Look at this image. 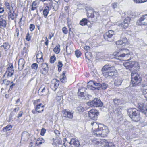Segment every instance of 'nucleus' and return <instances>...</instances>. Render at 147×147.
Listing matches in <instances>:
<instances>
[{
	"label": "nucleus",
	"instance_id": "obj_35",
	"mask_svg": "<svg viewBox=\"0 0 147 147\" xmlns=\"http://www.w3.org/2000/svg\"><path fill=\"white\" fill-rule=\"evenodd\" d=\"M42 70L43 71H45V72L46 71L47 72L48 67V65L46 63H43L42 65Z\"/></svg>",
	"mask_w": 147,
	"mask_h": 147
},
{
	"label": "nucleus",
	"instance_id": "obj_26",
	"mask_svg": "<svg viewBox=\"0 0 147 147\" xmlns=\"http://www.w3.org/2000/svg\"><path fill=\"white\" fill-rule=\"evenodd\" d=\"M41 93V95H46L47 94H49V89L46 87H44L43 88L42 90Z\"/></svg>",
	"mask_w": 147,
	"mask_h": 147
},
{
	"label": "nucleus",
	"instance_id": "obj_11",
	"mask_svg": "<svg viewBox=\"0 0 147 147\" xmlns=\"http://www.w3.org/2000/svg\"><path fill=\"white\" fill-rule=\"evenodd\" d=\"M137 23L140 25H147V14L141 17L137 21Z\"/></svg>",
	"mask_w": 147,
	"mask_h": 147
},
{
	"label": "nucleus",
	"instance_id": "obj_18",
	"mask_svg": "<svg viewBox=\"0 0 147 147\" xmlns=\"http://www.w3.org/2000/svg\"><path fill=\"white\" fill-rule=\"evenodd\" d=\"M63 117L68 119H72L73 117V113L65 110L63 112Z\"/></svg>",
	"mask_w": 147,
	"mask_h": 147
},
{
	"label": "nucleus",
	"instance_id": "obj_30",
	"mask_svg": "<svg viewBox=\"0 0 147 147\" xmlns=\"http://www.w3.org/2000/svg\"><path fill=\"white\" fill-rule=\"evenodd\" d=\"M36 58L37 61H38V59H39L38 60H40V61L43 60L42 53V52L41 51H38V52L36 55Z\"/></svg>",
	"mask_w": 147,
	"mask_h": 147
},
{
	"label": "nucleus",
	"instance_id": "obj_39",
	"mask_svg": "<svg viewBox=\"0 0 147 147\" xmlns=\"http://www.w3.org/2000/svg\"><path fill=\"white\" fill-rule=\"evenodd\" d=\"M39 2H37L36 1H33L32 3L31 6L37 8L38 5L39 4Z\"/></svg>",
	"mask_w": 147,
	"mask_h": 147
},
{
	"label": "nucleus",
	"instance_id": "obj_25",
	"mask_svg": "<svg viewBox=\"0 0 147 147\" xmlns=\"http://www.w3.org/2000/svg\"><path fill=\"white\" fill-rule=\"evenodd\" d=\"M17 15L13 11L12 13L11 11L10 10L8 13V18L9 19H11V20H14L16 18Z\"/></svg>",
	"mask_w": 147,
	"mask_h": 147
},
{
	"label": "nucleus",
	"instance_id": "obj_49",
	"mask_svg": "<svg viewBox=\"0 0 147 147\" xmlns=\"http://www.w3.org/2000/svg\"><path fill=\"white\" fill-rule=\"evenodd\" d=\"M111 7L113 9H115L117 8V2H114L111 4Z\"/></svg>",
	"mask_w": 147,
	"mask_h": 147
},
{
	"label": "nucleus",
	"instance_id": "obj_28",
	"mask_svg": "<svg viewBox=\"0 0 147 147\" xmlns=\"http://www.w3.org/2000/svg\"><path fill=\"white\" fill-rule=\"evenodd\" d=\"M49 10L50 9L49 7L48 6H47L45 8L43 11V14L45 18H46L47 17L49 13Z\"/></svg>",
	"mask_w": 147,
	"mask_h": 147
},
{
	"label": "nucleus",
	"instance_id": "obj_7",
	"mask_svg": "<svg viewBox=\"0 0 147 147\" xmlns=\"http://www.w3.org/2000/svg\"><path fill=\"white\" fill-rule=\"evenodd\" d=\"M100 86V83H97L95 81H91L88 82L87 86L88 89L94 90L95 89H99Z\"/></svg>",
	"mask_w": 147,
	"mask_h": 147
},
{
	"label": "nucleus",
	"instance_id": "obj_6",
	"mask_svg": "<svg viewBox=\"0 0 147 147\" xmlns=\"http://www.w3.org/2000/svg\"><path fill=\"white\" fill-rule=\"evenodd\" d=\"M124 66L130 70H136L139 68L138 63L135 62H126L123 63Z\"/></svg>",
	"mask_w": 147,
	"mask_h": 147
},
{
	"label": "nucleus",
	"instance_id": "obj_27",
	"mask_svg": "<svg viewBox=\"0 0 147 147\" xmlns=\"http://www.w3.org/2000/svg\"><path fill=\"white\" fill-rule=\"evenodd\" d=\"M90 12H88V13H87V15L88 17H91V18H93L95 15H96L97 13L93 10L90 11Z\"/></svg>",
	"mask_w": 147,
	"mask_h": 147
},
{
	"label": "nucleus",
	"instance_id": "obj_56",
	"mask_svg": "<svg viewBox=\"0 0 147 147\" xmlns=\"http://www.w3.org/2000/svg\"><path fill=\"white\" fill-rule=\"evenodd\" d=\"M3 82L6 85H8L9 84L10 82L7 80H4Z\"/></svg>",
	"mask_w": 147,
	"mask_h": 147
},
{
	"label": "nucleus",
	"instance_id": "obj_17",
	"mask_svg": "<svg viewBox=\"0 0 147 147\" xmlns=\"http://www.w3.org/2000/svg\"><path fill=\"white\" fill-rule=\"evenodd\" d=\"M52 82L51 88L53 90H55L59 86V81L57 79H55L53 80Z\"/></svg>",
	"mask_w": 147,
	"mask_h": 147
},
{
	"label": "nucleus",
	"instance_id": "obj_38",
	"mask_svg": "<svg viewBox=\"0 0 147 147\" xmlns=\"http://www.w3.org/2000/svg\"><path fill=\"white\" fill-rule=\"evenodd\" d=\"M31 67L32 69L36 71L37 69L38 65L36 63H34L32 64Z\"/></svg>",
	"mask_w": 147,
	"mask_h": 147
},
{
	"label": "nucleus",
	"instance_id": "obj_41",
	"mask_svg": "<svg viewBox=\"0 0 147 147\" xmlns=\"http://www.w3.org/2000/svg\"><path fill=\"white\" fill-rule=\"evenodd\" d=\"M134 2L136 3H144L147 1V0H133Z\"/></svg>",
	"mask_w": 147,
	"mask_h": 147
},
{
	"label": "nucleus",
	"instance_id": "obj_43",
	"mask_svg": "<svg viewBox=\"0 0 147 147\" xmlns=\"http://www.w3.org/2000/svg\"><path fill=\"white\" fill-rule=\"evenodd\" d=\"M113 101L114 102V103L116 105L119 104L121 102V101L120 99L115 98L113 100Z\"/></svg>",
	"mask_w": 147,
	"mask_h": 147
},
{
	"label": "nucleus",
	"instance_id": "obj_61",
	"mask_svg": "<svg viewBox=\"0 0 147 147\" xmlns=\"http://www.w3.org/2000/svg\"><path fill=\"white\" fill-rule=\"evenodd\" d=\"M54 132L57 135L59 134H60L59 131L57 130H55Z\"/></svg>",
	"mask_w": 147,
	"mask_h": 147
},
{
	"label": "nucleus",
	"instance_id": "obj_33",
	"mask_svg": "<svg viewBox=\"0 0 147 147\" xmlns=\"http://www.w3.org/2000/svg\"><path fill=\"white\" fill-rule=\"evenodd\" d=\"M60 45H57L53 49L54 52L57 54H58L60 51Z\"/></svg>",
	"mask_w": 147,
	"mask_h": 147
},
{
	"label": "nucleus",
	"instance_id": "obj_22",
	"mask_svg": "<svg viewBox=\"0 0 147 147\" xmlns=\"http://www.w3.org/2000/svg\"><path fill=\"white\" fill-rule=\"evenodd\" d=\"M7 25L6 21L5 20L3 19V16H0V28H4Z\"/></svg>",
	"mask_w": 147,
	"mask_h": 147
},
{
	"label": "nucleus",
	"instance_id": "obj_24",
	"mask_svg": "<svg viewBox=\"0 0 147 147\" xmlns=\"http://www.w3.org/2000/svg\"><path fill=\"white\" fill-rule=\"evenodd\" d=\"M66 73V71H64L63 72L62 74L60 76V80L63 83H65L67 81V78L65 75Z\"/></svg>",
	"mask_w": 147,
	"mask_h": 147
},
{
	"label": "nucleus",
	"instance_id": "obj_19",
	"mask_svg": "<svg viewBox=\"0 0 147 147\" xmlns=\"http://www.w3.org/2000/svg\"><path fill=\"white\" fill-rule=\"evenodd\" d=\"M69 144L71 145H73L76 147H78L80 146V144L79 140L77 139L76 138H72L71 139Z\"/></svg>",
	"mask_w": 147,
	"mask_h": 147
},
{
	"label": "nucleus",
	"instance_id": "obj_62",
	"mask_svg": "<svg viewBox=\"0 0 147 147\" xmlns=\"http://www.w3.org/2000/svg\"><path fill=\"white\" fill-rule=\"evenodd\" d=\"M40 72L42 74L44 75H45L47 73V72L46 71L45 72V71H43V70H41Z\"/></svg>",
	"mask_w": 147,
	"mask_h": 147
},
{
	"label": "nucleus",
	"instance_id": "obj_29",
	"mask_svg": "<svg viewBox=\"0 0 147 147\" xmlns=\"http://www.w3.org/2000/svg\"><path fill=\"white\" fill-rule=\"evenodd\" d=\"M106 141L105 140H100L97 139H94L93 140V141L94 143L97 144H101L103 143V142Z\"/></svg>",
	"mask_w": 147,
	"mask_h": 147
},
{
	"label": "nucleus",
	"instance_id": "obj_60",
	"mask_svg": "<svg viewBox=\"0 0 147 147\" xmlns=\"http://www.w3.org/2000/svg\"><path fill=\"white\" fill-rule=\"evenodd\" d=\"M84 48L85 50L86 51H88V50H89L90 47L87 46H85L84 47Z\"/></svg>",
	"mask_w": 147,
	"mask_h": 147
},
{
	"label": "nucleus",
	"instance_id": "obj_37",
	"mask_svg": "<svg viewBox=\"0 0 147 147\" xmlns=\"http://www.w3.org/2000/svg\"><path fill=\"white\" fill-rule=\"evenodd\" d=\"M9 45L7 43H4L3 45L1 46V47H3L4 49L5 50H7L9 48Z\"/></svg>",
	"mask_w": 147,
	"mask_h": 147
},
{
	"label": "nucleus",
	"instance_id": "obj_52",
	"mask_svg": "<svg viewBox=\"0 0 147 147\" xmlns=\"http://www.w3.org/2000/svg\"><path fill=\"white\" fill-rule=\"evenodd\" d=\"M35 28V26L33 24H31L29 26V29L30 31H32Z\"/></svg>",
	"mask_w": 147,
	"mask_h": 147
},
{
	"label": "nucleus",
	"instance_id": "obj_9",
	"mask_svg": "<svg viewBox=\"0 0 147 147\" xmlns=\"http://www.w3.org/2000/svg\"><path fill=\"white\" fill-rule=\"evenodd\" d=\"M99 112L96 109H92L88 112L89 116L93 120H96L99 115Z\"/></svg>",
	"mask_w": 147,
	"mask_h": 147
},
{
	"label": "nucleus",
	"instance_id": "obj_20",
	"mask_svg": "<svg viewBox=\"0 0 147 147\" xmlns=\"http://www.w3.org/2000/svg\"><path fill=\"white\" fill-rule=\"evenodd\" d=\"M25 63V62L24 59L22 58L19 59L18 63L19 70H21L23 69Z\"/></svg>",
	"mask_w": 147,
	"mask_h": 147
},
{
	"label": "nucleus",
	"instance_id": "obj_3",
	"mask_svg": "<svg viewBox=\"0 0 147 147\" xmlns=\"http://www.w3.org/2000/svg\"><path fill=\"white\" fill-rule=\"evenodd\" d=\"M101 70L103 75L106 78H111L117 73L115 67L110 65H105Z\"/></svg>",
	"mask_w": 147,
	"mask_h": 147
},
{
	"label": "nucleus",
	"instance_id": "obj_54",
	"mask_svg": "<svg viewBox=\"0 0 147 147\" xmlns=\"http://www.w3.org/2000/svg\"><path fill=\"white\" fill-rule=\"evenodd\" d=\"M46 132V130L44 128H43L41 129L40 132V134L42 136H43L44 135V134Z\"/></svg>",
	"mask_w": 147,
	"mask_h": 147
},
{
	"label": "nucleus",
	"instance_id": "obj_32",
	"mask_svg": "<svg viewBox=\"0 0 147 147\" xmlns=\"http://www.w3.org/2000/svg\"><path fill=\"white\" fill-rule=\"evenodd\" d=\"M84 88H82L81 89H79L78 91V96L81 97H82L84 96V93L82 92L84 90Z\"/></svg>",
	"mask_w": 147,
	"mask_h": 147
},
{
	"label": "nucleus",
	"instance_id": "obj_5",
	"mask_svg": "<svg viewBox=\"0 0 147 147\" xmlns=\"http://www.w3.org/2000/svg\"><path fill=\"white\" fill-rule=\"evenodd\" d=\"M136 109L135 108H131L127 110V112L129 117L134 121L137 122L140 119V116L139 114L136 113Z\"/></svg>",
	"mask_w": 147,
	"mask_h": 147
},
{
	"label": "nucleus",
	"instance_id": "obj_2",
	"mask_svg": "<svg viewBox=\"0 0 147 147\" xmlns=\"http://www.w3.org/2000/svg\"><path fill=\"white\" fill-rule=\"evenodd\" d=\"M131 54L128 49H122L114 52L113 55L118 60H128L127 59L130 57Z\"/></svg>",
	"mask_w": 147,
	"mask_h": 147
},
{
	"label": "nucleus",
	"instance_id": "obj_8",
	"mask_svg": "<svg viewBox=\"0 0 147 147\" xmlns=\"http://www.w3.org/2000/svg\"><path fill=\"white\" fill-rule=\"evenodd\" d=\"M88 105L91 107H102L103 103L97 98H95L93 100L90 101L88 103Z\"/></svg>",
	"mask_w": 147,
	"mask_h": 147
},
{
	"label": "nucleus",
	"instance_id": "obj_51",
	"mask_svg": "<svg viewBox=\"0 0 147 147\" xmlns=\"http://www.w3.org/2000/svg\"><path fill=\"white\" fill-rule=\"evenodd\" d=\"M42 140H43V142H41L39 139L37 140L36 142V144L37 145H38L39 144H41L42 143H44V140L43 139H42Z\"/></svg>",
	"mask_w": 147,
	"mask_h": 147
},
{
	"label": "nucleus",
	"instance_id": "obj_47",
	"mask_svg": "<svg viewBox=\"0 0 147 147\" xmlns=\"http://www.w3.org/2000/svg\"><path fill=\"white\" fill-rule=\"evenodd\" d=\"M26 39L27 41H29L31 40V36L30 35L29 32H28L26 34Z\"/></svg>",
	"mask_w": 147,
	"mask_h": 147
},
{
	"label": "nucleus",
	"instance_id": "obj_16",
	"mask_svg": "<svg viewBox=\"0 0 147 147\" xmlns=\"http://www.w3.org/2000/svg\"><path fill=\"white\" fill-rule=\"evenodd\" d=\"M138 107L142 112L145 114H147V107L144 106L143 103H138Z\"/></svg>",
	"mask_w": 147,
	"mask_h": 147
},
{
	"label": "nucleus",
	"instance_id": "obj_34",
	"mask_svg": "<svg viewBox=\"0 0 147 147\" xmlns=\"http://www.w3.org/2000/svg\"><path fill=\"white\" fill-rule=\"evenodd\" d=\"M142 92L147 100V86H144L142 89Z\"/></svg>",
	"mask_w": 147,
	"mask_h": 147
},
{
	"label": "nucleus",
	"instance_id": "obj_4",
	"mask_svg": "<svg viewBox=\"0 0 147 147\" xmlns=\"http://www.w3.org/2000/svg\"><path fill=\"white\" fill-rule=\"evenodd\" d=\"M131 81L130 85L132 87H135L138 85L141 82L142 79L140 76L136 73V72H133L131 74Z\"/></svg>",
	"mask_w": 147,
	"mask_h": 147
},
{
	"label": "nucleus",
	"instance_id": "obj_36",
	"mask_svg": "<svg viewBox=\"0 0 147 147\" xmlns=\"http://www.w3.org/2000/svg\"><path fill=\"white\" fill-rule=\"evenodd\" d=\"M12 128V126L11 125H8L5 127L3 128V129L4 131H7L10 130Z\"/></svg>",
	"mask_w": 147,
	"mask_h": 147
},
{
	"label": "nucleus",
	"instance_id": "obj_31",
	"mask_svg": "<svg viewBox=\"0 0 147 147\" xmlns=\"http://www.w3.org/2000/svg\"><path fill=\"white\" fill-rule=\"evenodd\" d=\"M88 22L87 19L86 18H84L80 21V24L82 26H85L87 24Z\"/></svg>",
	"mask_w": 147,
	"mask_h": 147
},
{
	"label": "nucleus",
	"instance_id": "obj_21",
	"mask_svg": "<svg viewBox=\"0 0 147 147\" xmlns=\"http://www.w3.org/2000/svg\"><path fill=\"white\" fill-rule=\"evenodd\" d=\"M114 84L117 86H119L121 85L122 83V80L119 77H116L113 79Z\"/></svg>",
	"mask_w": 147,
	"mask_h": 147
},
{
	"label": "nucleus",
	"instance_id": "obj_55",
	"mask_svg": "<svg viewBox=\"0 0 147 147\" xmlns=\"http://www.w3.org/2000/svg\"><path fill=\"white\" fill-rule=\"evenodd\" d=\"M62 65L63 64L61 62L59 61L58 62V67H59V69H60V70L61 69V67H62Z\"/></svg>",
	"mask_w": 147,
	"mask_h": 147
},
{
	"label": "nucleus",
	"instance_id": "obj_23",
	"mask_svg": "<svg viewBox=\"0 0 147 147\" xmlns=\"http://www.w3.org/2000/svg\"><path fill=\"white\" fill-rule=\"evenodd\" d=\"M67 44L66 47V51L67 54H70L73 52V50L72 48V45L71 44H69L68 45Z\"/></svg>",
	"mask_w": 147,
	"mask_h": 147
},
{
	"label": "nucleus",
	"instance_id": "obj_63",
	"mask_svg": "<svg viewBox=\"0 0 147 147\" xmlns=\"http://www.w3.org/2000/svg\"><path fill=\"white\" fill-rule=\"evenodd\" d=\"M19 110V108L18 107H17V108H16L14 109L13 111L15 112H16L18 111Z\"/></svg>",
	"mask_w": 147,
	"mask_h": 147
},
{
	"label": "nucleus",
	"instance_id": "obj_48",
	"mask_svg": "<svg viewBox=\"0 0 147 147\" xmlns=\"http://www.w3.org/2000/svg\"><path fill=\"white\" fill-rule=\"evenodd\" d=\"M62 32L65 34H67L68 32V30L65 27H63L62 29Z\"/></svg>",
	"mask_w": 147,
	"mask_h": 147
},
{
	"label": "nucleus",
	"instance_id": "obj_12",
	"mask_svg": "<svg viewBox=\"0 0 147 147\" xmlns=\"http://www.w3.org/2000/svg\"><path fill=\"white\" fill-rule=\"evenodd\" d=\"M115 34V32L113 30H109L104 35V37L105 40L108 41H111L112 40L111 38L112 36Z\"/></svg>",
	"mask_w": 147,
	"mask_h": 147
},
{
	"label": "nucleus",
	"instance_id": "obj_64",
	"mask_svg": "<svg viewBox=\"0 0 147 147\" xmlns=\"http://www.w3.org/2000/svg\"><path fill=\"white\" fill-rule=\"evenodd\" d=\"M67 23H68V26L69 28V30H71V29L72 28V27H71V26L70 24H69L68 22Z\"/></svg>",
	"mask_w": 147,
	"mask_h": 147
},
{
	"label": "nucleus",
	"instance_id": "obj_10",
	"mask_svg": "<svg viewBox=\"0 0 147 147\" xmlns=\"http://www.w3.org/2000/svg\"><path fill=\"white\" fill-rule=\"evenodd\" d=\"M44 107V106L42 103L38 104L35 107V110H32V112L34 114L42 112L43 111Z\"/></svg>",
	"mask_w": 147,
	"mask_h": 147
},
{
	"label": "nucleus",
	"instance_id": "obj_1",
	"mask_svg": "<svg viewBox=\"0 0 147 147\" xmlns=\"http://www.w3.org/2000/svg\"><path fill=\"white\" fill-rule=\"evenodd\" d=\"M92 134L98 137H104L107 136L109 131L106 126L102 124H98L96 122H92Z\"/></svg>",
	"mask_w": 147,
	"mask_h": 147
},
{
	"label": "nucleus",
	"instance_id": "obj_45",
	"mask_svg": "<svg viewBox=\"0 0 147 147\" xmlns=\"http://www.w3.org/2000/svg\"><path fill=\"white\" fill-rule=\"evenodd\" d=\"M5 5L6 8L9 9V11L11 10V7L9 3L7 2H5Z\"/></svg>",
	"mask_w": 147,
	"mask_h": 147
},
{
	"label": "nucleus",
	"instance_id": "obj_14",
	"mask_svg": "<svg viewBox=\"0 0 147 147\" xmlns=\"http://www.w3.org/2000/svg\"><path fill=\"white\" fill-rule=\"evenodd\" d=\"M130 20V17H127L124 19L123 22L120 24H119L118 26L122 28L125 29L128 26Z\"/></svg>",
	"mask_w": 147,
	"mask_h": 147
},
{
	"label": "nucleus",
	"instance_id": "obj_13",
	"mask_svg": "<svg viewBox=\"0 0 147 147\" xmlns=\"http://www.w3.org/2000/svg\"><path fill=\"white\" fill-rule=\"evenodd\" d=\"M127 39L125 36H123L121 38V40L115 42L117 45L120 46L121 47L125 46L127 42Z\"/></svg>",
	"mask_w": 147,
	"mask_h": 147
},
{
	"label": "nucleus",
	"instance_id": "obj_15",
	"mask_svg": "<svg viewBox=\"0 0 147 147\" xmlns=\"http://www.w3.org/2000/svg\"><path fill=\"white\" fill-rule=\"evenodd\" d=\"M14 72L13 67L11 65L8 67L5 74H6L7 77H11L13 74Z\"/></svg>",
	"mask_w": 147,
	"mask_h": 147
},
{
	"label": "nucleus",
	"instance_id": "obj_40",
	"mask_svg": "<svg viewBox=\"0 0 147 147\" xmlns=\"http://www.w3.org/2000/svg\"><path fill=\"white\" fill-rule=\"evenodd\" d=\"M75 54L77 58H78L81 55V53L79 50H77L75 51Z\"/></svg>",
	"mask_w": 147,
	"mask_h": 147
},
{
	"label": "nucleus",
	"instance_id": "obj_50",
	"mask_svg": "<svg viewBox=\"0 0 147 147\" xmlns=\"http://www.w3.org/2000/svg\"><path fill=\"white\" fill-rule=\"evenodd\" d=\"M85 9L87 11V13H88V12H90V11L93 10V9L89 6L86 7L85 8Z\"/></svg>",
	"mask_w": 147,
	"mask_h": 147
},
{
	"label": "nucleus",
	"instance_id": "obj_46",
	"mask_svg": "<svg viewBox=\"0 0 147 147\" xmlns=\"http://www.w3.org/2000/svg\"><path fill=\"white\" fill-rule=\"evenodd\" d=\"M56 60V57L55 56H52L50 58V62L53 63Z\"/></svg>",
	"mask_w": 147,
	"mask_h": 147
},
{
	"label": "nucleus",
	"instance_id": "obj_44",
	"mask_svg": "<svg viewBox=\"0 0 147 147\" xmlns=\"http://www.w3.org/2000/svg\"><path fill=\"white\" fill-rule=\"evenodd\" d=\"M77 109L79 112H82L84 111V109L82 106H79L77 107Z\"/></svg>",
	"mask_w": 147,
	"mask_h": 147
},
{
	"label": "nucleus",
	"instance_id": "obj_59",
	"mask_svg": "<svg viewBox=\"0 0 147 147\" xmlns=\"http://www.w3.org/2000/svg\"><path fill=\"white\" fill-rule=\"evenodd\" d=\"M23 112L22 111H20L18 114V116H17L18 118H19L22 116Z\"/></svg>",
	"mask_w": 147,
	"mask_h": 147
},
{
	"label": "nucleus",
	"instance_id": "obj_58",
	"mask_svg": "<svg viewBox=\"0 0 147 147\" xmlns=\"http://www.w3.org/2000/svg\"><path fill=\"white\" fill-rule=\"evenodd\" d=\"M15 35L17 37H18L19 36V30L17 28H16L15 30Z\"/></svg>",
	"mask_w": 147,
	"mask_h": 147
},
{
	"label": "nucleus",
	"instance_id": "obj_53",
	"mask_svg": "<svg viewBox=\"0 0 147 147\" xmlns=\"http://www.w3.org/2000/svg\"><path fill=\"white\" fill-rule=\"evenodd\" d=\"M108 147H115L113 143L111 142H107Z\"/></svg>",
	"mask_w": 147,
	"mask_h": 147
},
{
	"label": "nucleus",
	"instance_id": "obj_57",
	"mask_svg": "<svg viewBox=\"0 0 147 147\" xmlns=\"http://www.w3.org/2000/svg\"><path fill=\"white\" fill-rule=\"evenodd\" d=\"M28 47L27 46V48L26 47H24L23 48L24 52H25L26 53H27L28 52Z\"/></svg>",
	"mask_w": 147,
	"mask_h": 147
},
{
	"label": "nucleus",
	"instance_id": "obj_42",
	"mask_svg": "<svg viewBox=\"0 0 147 147\" xmlns=\"http://www.w3.org/2000/svg\"><path fill=\"white\" fill-rule=\"evenodd\" d=\"M108 86V85L105 83H102L101 84V86H100V88L101 87L102 89H106Z\"/></svg>",
	"mask_w": 147,
	"mask_h": 147
}]
</instances>
